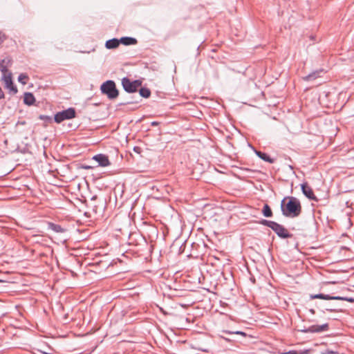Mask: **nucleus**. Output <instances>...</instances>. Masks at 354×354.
Masks as SVG:
<instances>
[{
	"label": "nucleus",
	"mask_w": 354,
	"mask_h": 354,
	"mask_svg": "<svg viewBox=\"0 0 354 354\" xmlns=\"http://www.w3.org/2000/svg\"><path fill=\"white\" fill-rule=\"evenodd\" d=\"M282 214L286 217H297L301 212V206L299 201L293 196L284 198L281 204Z\"/></svg>",
	"instance_id": "nucleus-1"
},
{
	"label": "nucleus",
	"mask_w": 354,
	"mask_h": 354,
	"mask_svg": "<svg viewBox=\"0 0 354 354\" xmlns=\"http://www.w3.org/2000/svg\"><path fill=\"white\" fill-rule=\"evenodd\" d=\"M100 89L102 93L106 95L110 100L115 99L119 94L115 84L113 80H107L104 82L101 85Z\"/></svg>",
	"instance_id": "nucleus-2"
},
{
	"label": "nucleus",
	"mask_w": 354,
	"mask_h": 354,
	"mask_svg": "<svg viewBox=\"0 0 354 354\" xmlns=\"http://www.w3.org/2000/svg\"><path fill=\"white\" fill-rule=\"evenodd\" d=\"M122 85L126 92L134 93L141 86L142 81L139 80L131 81L129 78L125 77L122 79Z\"/></svg>",
	"instance_id": "nucleus-3"
},
{
	"label": "nucleus",
	"mask_w": 354,
	"mask_h": 354,
	"mask_svg": "<svg viewBox=\"0 0 354 354\" xmlns=\"http://www.w3.org/2000/svg\"><path fill=\"white\" fill-rule=\"evenodd\" d=\"M75 117V110L73 108H68V109L58 112L55 115V121L57 123H60L66 120L72 119Z\"/></svg>",
	"instance_id": "nucleus-4"
},
{
	"label": "nucleus",
	"mask_w": 354,
	"mask_h": 354,
	"mask_svg": "<svg viewBox=\"0 0 354 354\" xmlns=\"http://www.w3.org/2000/svg\"><path fill=\"white\" fill-rule=\"evenodd\" d=\"M5 87L9 90L10 93H12L13 95L17 93V87L13 84L12 80V73H6L2 75L1 77Z\"/></svg>",
	"instance_id": "nucleus-5"
},
{
	"label": "nucleus",
	"mask_w": 354,
	"mask_h": 354,
	"mask_svg": "<svg viewBox=\"0 0 354 354\" xmlns=\"http://www.w3.org/2000/svg\"><path fill=\"white\" fill-rule=\"evenodd\" d=\"M279 237L282 239L290 238L292 234L281 225L274 222L272 227L271 228Z\"/></svg>",
	"instance_id": "nucleus-6"
},
{
	"label": "nucleus",
	"mask_w": 354,
	"mask_h": 354,
	"mask_svg": "<svg viewBox=\"0 0 354 354\" xmlns=\"http://www.w3.org/2000/svg\"><path fill=\"white\" fill-rule=\"evenodd\" d=\"M329 328L328 324L322 325H313L304 329L303 331L305 333H322L328 330Z\"/></svg>",
	"instance_id": "nucleus-7"
},
{
	"label": "nucleus",
	"mask_w": 354,
	"mask_h": 354,
	"mask_svg": "<svg viewBox=\"0 0 354 354\" xmlns=\"http://www.w3.org/2000/svg\"><path fill=\"white\" fill-rule=\"evenodd\" d=\"M301 190L303 194L310 200H313L315 201H318L317 197L315 196L312 188L308 186L307 183L301 184Z\"/></svg>",
	"instance_id": "nucleus-8"
},
{
	"label": "nucleus",
	"mask_w": 354,
	"mask_h": 354,
	"mask_svg": "<svg viewBox=\"0 0 354 354\" xmlns=\"http://www.w3.org/2000/svg\"><path fill=\"white\" fill-rule=\"evenodd\" d=\"M93 160H96L100 166L106 167L110 165L108 156L104 154H97L93 156Z\"/></svg>",
	"instance_id": "nucleus-9"
},
{
	"label": "nucleus",
	"mask_w": 354,
	"mask_h": 354,
	"mask_svg": "<svg viewBox=\"0 0 354 354\" xmlns=\"http://www.w3.org/2000/svg\"><path fill=\"white\" fill-rule=\"evenodd\" d=\"M10 63V60L9 59H3L0 61V71L2 73L3 75L6 73H9L10 72L8 70V66Z\"/></svg>",
	"instance_id": "nucleus-10"
},
{
	"label": "nucleus",
	"mask_w": 354,
	"mask_h": 354,
	"mask_svg": "<svg viewBox=\"0 0 354 354\" xmlns=\"http://www.w3.org/2000/svg\"><path fill=\"white\" fill-rule=\"evenodd\" d=\"M35 102V96L31 93H25L24 97V104L30 106L32 105Z\"/></svg>",
	"instance_id": "nucleus-11"
},
{
	"label": "nucleus",
	"mask_w": 354,
	"mask_h": 354,
	"mask_svg": "<svg viewBox=\"0 0 354 354\" xmlns=\"http://www.w3.org/2000/svg\"><path fill=\"white\" fill-rule=\"evenodd\" d=\"M120 42L125 46L134 45L137 44L136 39L130 37H123L120 38Z\"/></svg>",
	"instance_id": "nucleus-12"
},
{
	"label": "nucleus",
	"mask_w": 354,
	"mask_h": 354,
	"mask_svg": "<svg viewBox=\"0 0 354 354\" xmlns=\"http://www.w3.org/2000/svg\"><path fill=\"white\" fill-rule=\"evenodd\" d=\"M120 43V39L114 38L106 41L105 46L108 49H113L117 48Z\"/></svg>",
	"instance_id": "nucleus-13"
},
{
	"label": "nucleus",
	"mask_w": 354,
	"mask_h": 354,
	"mask_svg": "<svg viewBox=\"0 0 354 354\" xmlns=\"http://www.w3.org/2000/svg\"><path fill=\"white\" fill-rule=\"evenodd\" d=\"M322 72H323L322 70L314 71V72L310 73L309 75L305 76L304 77V80L305 81H312V80H314L316 78H317L318 77H319V74L321 73H322Z\"/></svg>",
	"instance_id": "nucleus-14"
},
{
	"label": "nucleus",
	"mask_w": 354,
	"mask_h": 354,
	"mask_svg": "<svg viewBox=\"0 0 354 354\" xmlns=\"http://www.w3.org/2000/svg\"><path fill=\"white\" fill-rule=\"evenodd\" d=\"M322 72H323L322 70L314 71V72L310 73L309 75L305 76L304 77V80L305 81H312V80H314L316 78H317L318 77H319V74L321 73H322Z\"/></svg>",
	"instance_id": "nucleus-15"
},
{
	"label": "nucleus",
	"mask_w": 354,
	"mask_h": 354,
	"mask_svg": "<svg viewBox=\"0 0 354 354\" xmlns=\"http://www.w3.org/2000/svg\"><path fill=\"white\" fill-rule=\"evenodd\" d=\"M256 154L260 158H261L262 160H263L264 161L266 162H270V163H272L274 162V159H272V158H270L268 154L265 153H263L261 151H256Z\"/></svg>",
	"instance_id": "nucleus-16"
},
{
	"label": "nucleus",
	"mask_w": 354,
	"mask_h": 354,
	"mask_svg": "<svg viewBox=\"0 0 354 354\" xmlns=\"http://www.w3.org/2000/svg\"><path fill=\"white\" fill-rule=\"evenodd\" d=\"M49 228L57 233H63L65 230L61 225L53 223H48Z\"/></svg>",
	"instance_id": "nucleus-17"
},
{
	"label": "nucleus",
	"mask_w": 354,
	"mask_h": 354,
	"mask_svg": "<svg viewBox=\"0 0 354 354\" xmlns=\"http://www.w3.org/2000/svg\"><path fill=\"white\" fill-rule=\"evenodd\" d=\"M311 299H322L325 300H334L335 296H330L328 295H324V294H316V295H310Z\"/></svg>",
	"instance_id": "nucleus-18"
},
{
	"label": "nucleus",
	"mask_w": 354,
	"mask_h": 354,
	"mask_svg": "<svg viewBox=\"0 0 354 354\" xmlns=\"http://www.w3.org/2000/svg\"><path fill=\"white\" fill-rule=\"evenodd\" d=\"M262 212H263V216L266 217H270L272 215V212L270 206L267 204H266L263 206Z\"/></svg>",
	"instance_id": "nucleus-19"
},
{
	"label": "nucleus",
	"mask_w": 354,
	"mask_h": 354,
	"mask_svg": "<svg viewBox=\"0 0 354 354\" xmlns=\"http://www.w3.org/2000/svg\"><path fill=\"white\" fill-rule=\"evenodd\" d=\"M139 93L142 97L145 98L149 97L151 95V91L147 88H141L139 91Z\"/></svg>",
	"instance_id": "nucleus-20"
},
{
	"label": "nucleus",
	"mask_w": 354,
	"mask_h": 354,
	"mask_svg": "<svg viewBox=\"0 0 354 354\" xmlns=\"http://www.w3.org/2000/svg\"><path fill=\"white\" fill-rule=\"evenodd\" d=\"M28 80V76L25 73H21L18 77V81L22 84H26V80Z\"/></svg>",
	"instance_id": "nucleus-21"
},
{
	"label": "nucleus",
	"mask_w": 354,
	"mask_h": 354,
	"mask_svg": "<svg viewBox=\"0 0 354 354\" xmlns=\"http://www.w3.org/2000/svg\"><path fill=\"white\" fill-rule=\"evenodd\" d=\"M334 300H342V301H346L351 303L354 302V298L353 297H339V296H335Z\"/></svg>",
	"instance_id": "nucleus-22"
},
{
	"label": "nucleus",
	"mask_w": 354,
	"mask_h": 354,
	"mask_svg": "<svg viewBox=\"0 0 354 354\" xmlns=\"http://www.w3.org/2000/svg\"><path fill=\"white\" fill-rule=\"evenodd\" d=\"M308 351H290L288 352L283 353L282 354H308Z\"/></svg>",
	"instance_id": "nucleus-23"
},
{
	"label": "nucleus",
	"mask_w": 354,
	"mask_h": 354,
	"mask_svg": "<svg viewBox=\"0 0 354 354\" xmlns=\"http://www.w3.org/2000/svg\"><path fill=\"white\" fill-rule=\"evenodd\" d=\"M223 333H225V334H237V335H241L243 336H245L246 334L244 333V332H242V331H239V330H237V331H230V330H223Z\"/></svg>",
	"instance_id": "nucleus-24"
},
{
	"label": "nucleus",
	"mask_w": 354,
	"mask_h": 354,
	"mask_svg": "<svg viewBox=\"0 0 354 354\" xmlns=\"http://www.w3.org/2000/svg\"><path fill=\"white\" fill-rule=\"evenodd\" d=\"M274 221H268V220H263L261 221V224H263L265 226H267L270 228L272 227V225H274Z\"/></svg>",
	"instance_id": "nucleus-25"
},
{
	"label": "nucleus",
	"mask_w": 354,
	"mask_h": 354,
	"mask_svg": "<svg viewBox=\"0 0 354 354\" xmlns=\"http://www.w3.org/2000/svg\"><path fill=\"white\" fill-rule=\"evenodd\" d=\"M4 39L5 35L1 32H0V44L3 41Z\"/></svg>",
	"instance_id": "nucleus-26"
},
{
	"label": "nucleus",
	"mask_w": 354,
	"mask_h": 354,
	"mask_svg": "<svg viewBox=\"0 0 354 354\" xmlns=\"http://www.w3.org/2000/svg\"><path fill=\"white\" fill-rule=\"evenodd\" d=\"M5 97L4 93L0 87V100L3 99Z\"/></svg>",
	"instance_id": "nucleus-27"
},
{
	"label": "nucleus",
	"mask_w": 354,
	"mask_h": 354,
	"mask_svg": "<svg viewBox=\"0 0 354 354\" xmlns=\"http://www.w3.org/2000/svg\"><path fill=\"white\" fill-rule=\"evenodd\" d=\"M327 310H329V311H331V312H333V311H337V310H336V309H327Z\"/></svg>",
	"instance_id": "nucleus-28"
},
{
	"label": "nucleus",
	"mask_w": 354,
	"mask_h": 354,
	"mask_svg": "<svg viewBox=\"0 0 354 354\" xmlns=\"http://www.w3.org/2000/svg\"><path fill=\"white\" fill-rule=\"evenodd\" d=\"M310 311V313H311L312 314H314V313H315V310H314L313 309H311Z\"/></svg>",
	"instance_id": "nucleus-29"
},
{
	"label": "nucleus",
	"mask_w": 354,
	"mask_h": 354,
	"mask_svg": "<svg viewBox=\"0 0 354 354\" xmlns=\"http://www.w3.org/2000/svg\"><path fill=\"white\" fill-rule=\"evenodd\" d=\"M156 122H152V125H156Z\"/></svg>",
	"instance_id": "nucleus-30"
},
{
	"label": "nucleus",
	"mask_w": 354,
	"mask_h": 354,
	"mask_svg": "<svg viewBox=\"0 0 354 354\" xmlns=\"http://www.w3.org/2000/svg\"><path fill=\"white\" fill-rule=\"evenodd\" d=\"M1 282H3V281L0 279V283H1Z\"/></svg>",
	"instance_id": "nucleus-31"
}]
</instances>
